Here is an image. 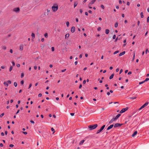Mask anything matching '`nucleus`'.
I'll return each mask as SVG.
<instances>
[{"mask_svg": "<svg viewBox=\"0 0 149 149\" xmlns=\"http://www.w3.org/2000/svg\"><path fill=\"white\" fill-rule=\"evenodd\" d=\"M75 31V28L74 26H72L71 29V31L72 33H74Z\"/></svg>", "mask_w": 149, "mask_h": 149, "instance_id": "9d476101", "label": "nucleus"}, {"mask_svg": "<svg viewBox=\"0 0 149 149\" xmlns=\"http://www.w3.org/2000/svg\"><path fill=\"white\" fill-rule=\"evenodd\" d=\"M42 96V94L41 93H39L38 95V97H41Z\"/></svg>", "mask_w": 149, "mask_h": 149, "instance_id": "79ce46f5", "label": "nucleus"}, {"mask_svg": "<svg viewBox=\"0 0 149 149\" xmlns=\"http://www.w3.org/2000/svg\"><path fill=\"white\" fill-rule=\"evenodd\" d=\"M118 26V24L117 23H116L115 24V27L116 28Z\"/></svg>", "mask_w": 149, "mask_h": 149, "instance_id": "2f4dec72", "label": "nucleus"}, {"mask_svg": "<svg viewBox=\"0 0 149 149\" xmlns=\"http://www.w3.org/2000/svg\"><path fill=\"white\" fill-rule=\"evenodd\" d=\"M136 97H130L129 98L130 99H132L134 100L136 99Z\"/></svg>", "mask_w": 149, "mask_h": 149, "instance_id": "5701e85b", "label": "nucleus"}, {"mask_svg": "<svg viewBox=\"0 0 149 149\" xmlns=\"http://www.w3.org/2000/svg\"><path fill=\"white\" fill-rule=\"evenodd\" d=\"M66 25L67 27H68L69 25V22H66Z\"/></svg>", "mask_w": 149, "mask_h": 149, "instance_id": "bb28decb", "label": "nucleus"}, {"mask_svg": "<svg viewBox=\"0 0 149 149\" xmlns=\"http://www.w3.org/2000/svg\"><path fill=\"white\" fill-rule=\"evenodd\" d=\"M148 104V103L146 102L139 109V110H140L144 108V107L146 106Z\"/></svg>", "mask_w": 149, "mask_h": 149, "instance_id": "423d86ee", "label": "nucleus"}, {"mask_svg": "<svg viewBox=\"0 0 149 149\" xmlns=\"http://www.w3.org/2000/svg\"><path fill=\"white\" fill-rule=\"evenodd\" d=\"M82 87V85L81 84H80L79 86V88H81V87Z\"/></svg>", "mask_w": 149, "mask_h": 149, "instance_id": "052dcab7", "label": "nucleus"}, {"mask_svg": "<svg viewBox=\"0 0 149 149\" xmlns=\"http://www.w3.org/2000/svg\"><path fill=\"white\" fill-rule=\"evenodd\" d=\"M16 65L18 67H20V65L19 64H17Z\"/></svg>", "mask_w": 149, "mask_h": 149, "instance_id": "6e6d98bb", "label": "nucleus"}, {"mask_svg": "<svg viewBox=\"0 0 149 149\" xmlns=\"http://www.w3.org/2000/svg\"><path fill=\"white\" fill-rule=\"evenodd\" d=\"M118 40V38L117 37L116 39H115V42H117V41Z\"/></svg>", "mask_w": 149, "mask_h": 149, "instance_id": "680f3d73", "label": "nucleus"}, {"mask_svg": "<svg viewBox=\"0 0 149 149\" xmlns=\"http://www.w3.org/2000/svg\"><path fill=\"white\" fill-rule=\"evenodd\" d=\"M24 76V74L23 73H22L21 75V78H23Z\"/></svg>", "mask_w": 149, "mask_h": 149, "instance_id": "a878e982", "label": "nucleus"}, {"mask_svg": "<svg viewBox=\"0 0 149 149\" xmlns=\"http://www.w3.org/2000/svg\"><path fill=\"white\" fill-rule=\"evenodd\" d=\"M137 131H135L134 132L132 135V137H134L135 135L137 134Z\"/></svg>", "mask_w": 149, "mask_h": 149, "instance_id": "f8f14e48", "label": "nucleus"}, {"mask_svg": "<svg viewBox=\"0 0 149 149\" xmlns=\"http://www.w3.org/2000/svg\"><path fill=\"white\" fill-rule=\"evenodd\" d=\"M4 115V113H3L1 114L0 115V117H2Z\"/></svg>", "mask_w": 149, "mask_h": 149, "instance_id": "58836bf2", "label": "nucleus"}, {"mask_svg": "<svg viewBox=\"0 0 149 149\" xmlns=\"http://www.w3.org/2000/svg\"><path fill=\"white\" fill-rule=\"evenodd\" d=\"M123 72V70L121 69L119 72V74H120Z\"/></svg>", "mask_w": 149, "mask_h": 149, "instance_id": "09e8293b", "label": "nucleus"}, {"mask_svg": "<svg viewBox=\"0 0 149 149\" xmlns=\"http://www.w3.org/2000/svg\"><path fill=\"white\" fill-rule=\"evenodd\" d=\"M116 120H115L114 118H113L109 122V123L111 124V123L113 121H114Z\"/></svg>", "mask_w": 149, "mask_h": 149, "instance_id": "ddd939ff", "label": "nucleus"}, {"mask_svg": "<svg viewBox=\"0 0 149 149\" xmlns=\"http://www.w3.org/2000/svg\"><path fill=\"white\" fill-rule=\"evenodd\" d=\"M145 82L144 80L143 81H142V82H139V84H141L144 83Z\"/></svg>", "mask_w": 149, "mask_h": 149, "instance_id": "cd10ccee", "label": "nucleus"}, {"mask_svg": "<svg viewBox=\"0 0 149 149\" xmlns=\"http://www.w3.org/2000/svg\"><path fill=\"white\" fill-rule=\"evenodd\" d=\"M1 135L2 136H3L4 135V134L3 132H1Z\"/></svg>", "mask_w": 149, "mask_h": 149, "instance_id": "4d7b16f0", "label": "nucleus"}, {"mask_svg": "<svg viewBox=\"0 0 149 149\" xmlns=\"http://www.w3.org/2000/svg\"><path fill=\"white\" fill-rule=\"evenodd\" d=\"M34 69L35 70H36L37 69V67L36 66H34Z\"/></svg>", "mask_w": 149, "mask_h": 149, "instance_id": "338daca9", "label": "nucleus"}, {"mask_svg": "<svg viewBox=\"0 0 149 149\" xmlns=\"http://www.w3.org/2000/svg\"><path fill=\"white\" fill-rule=\"evenodd\" d=\"M105 127V125H104L101 127L100 128V129L98 130H103L104 129V128Z\"/></svg>", "mask_w": 149, "mask_h": 149, "instance_id": "4468645a", "label": "nucleus"}, {"mask_svg": "<svg viewBox=\"0 0 149 149\" xmlns=\"http://www.w3.org/2000/svg\"><path fill=\"white\" fill-rule=\"evenodd\" d=\"M88 13H90L91 14L92 13V11L91 10H89L88 11Z\"/></svg>", "mask_w": 149, "mask_h": 149, "instance_id": "8fccbe9b", "label": "nucleus"}, {"mask_svg": "<svg viewBox=\"0 0 149 149\" xmlns=\"http://www.w3.org/2000/svg\"><path fill=\"white\" fill-rule=\"evenodd\" d=\"M125 51H124L123 52L120 53L119 54V56H121L123 55L124 54H125Z\"/></svg>", "mask_w": 149, "mask_h": 149, "instance_id": "dca6fc26", "label": "nucleus"}, {"mask_svg": "<svg viewBox=\"0 0 149 149\" xmlns=\"http://www.w3.org/2000/svg\"><path fill=\"white\" fill-rule=\"evenodd\" d=\"M97 126L98 125L97 124L91 125L88 126V128L87 127H85V128H84V129L85 130L89 129L90 130H92L95 129Z\"/></svg>", "mask_w": 149, "mask_h": 149, "instance_id": "f257e3e1", "label": "nucleus"}, {"mask_svg": "<svg viewBox=\"0 0 149 149\" xmlns=\"http://www.w3.org/2000/svg\"><path fill=\"white\" fill-rule=\"evenodd\" d=\"M8 84V83L9 84H11V81L10 80H8L7 81Z\"/></svg>", "mask_w": 149, "mask_h": 149, "instance_id": "4c0bfd02", "label": "nucleus"}, {"mask_svg": "<svg viewBox=\"0 0 149 149\" xmlns=\"http://www.w3.org/2000/svg\"><path fill=\"white\" fill-rule=\"evenodd\" d=\"M134 58H135V54L134 53L133 56V57L132 61H133L134 60Z\"/></svg>", "mask_w": 149, "mask_h": 149, "instance_id": "ea45409f", "label": "nucleus"}, {"mask_svg": "<svg viewBox=\"0 0 149 149\" xmlns=\"http://www.w3.org/2000/svg\"><path fill=\"white\" fill-rule=\"evenodd\" d=\"M120 116L121 114H118L117 115L116 117L114 118L115 120H116Z\"/></svg>", "mask_w": 149, "mask_h": 149, "instance_id": "1a4fd4ad", "label": "nucleus"}, {"mask_svg": "<svg viewBox=\"0 0 149 149\" xmlns=\"http://www.w3.org/2000/svg\"><path fill=\"white\" fill-rule=\"evenodd\" d=\"M66 70V69H64L63 70H62L61 72H65Z\"/></svg>", "mask_w": 149, "mask_h": 149, "instance_id": "603ef678", "label": "nucleus"}, {"mask_svg": "<svg viewBox=\"0 0 149 149\" xmlns=\"http://www.w3.org/2000/svg\"><path fill=\"white\" fill-rule=\"evenodd\" d=\"M65 38L66 39V38H68L69 36V33H67L65 34Z\"/></svg>", "mask_w": 149, "mask_h": 149, "instance_id": "4be33fe9", "label": "nucleus"}, {"mask_svg": "<svg viewBox=\"0 0 149 149\" xmlns=\"http://www.w3.org/2000/svg\"><path fill=\"white\" fill-rule=\"evenodd\" d=\"M101 30V28L100 27H99L97 29V31H100Z\"/></svg>", "mask_w": 149, "mask_h": 149, "instance_id": "72a5a7b5", "label": "nucleus"}, {"mask_svg": "<svg viewBox=\"0 0 149 149\" xmlns=\"http://www.w3.org/2000/svg\"><path fill=\"white\" fill-rule=\"evenodd\" d=\"M118 52H119V51H115V52H114L113 53V54H116L118 53Z\"/></svg>", "mask_w": 149, "mask_h": 149, "instance_id": "7c9ffc66", "label": "nucleus"}, {"mask_svg": "<svg viewBox=\"0 0 149 149\" xmlns=\"http://www.w3.org/2000/svg\"><path fill=\"white\" fill-rule=\"evenodd\" d=\"M149 22V17H148L147 18V22L148 23Z\"/></svg>", "mask_w": 149, "mask_h": 149, "instance_id": "a18cd8bd", "label": "nucleus"}, {"mask_svg": "<svg viewBox=\"0 0 149 149\" xmlns=\"http://www.w3.org/2000/svg\"><path fill=\"white\" fill-rule=\"evenodd\" d=\"M32 86V84H30L29 85L28 89H29L31 86Z\"/></svg>", "mask_w": 149, "mask_h": 149, "instance_id": "de8ad7c7", "label": "nucleus"}, {"mask_svg": "<svg viewBox=\"0 0 149 149\" xmlns=\"http://www.w3.org/2000/svg\"><path fill=\"white\" fill-rule=\"evenodd\" d=\"M1 47H2V49H3L4 50H6L7 49L6 47L5 46H4V45H2L1 46Z\"/></svg>", "mask_w": 149, "mask_h": 149, "instance_id": "f3484780", "label": "nucleus"}, {"mask_svg": "<svg viewBox=\"0 0 149 149\" xmlns=\"http://www.w3.org/2000/svg\"><path fill=\"white\" fill-rule=\"evenodd\" d=\"M13 69V67L12 66H10V67L9 68V71L10 72Z\"/></svg>", "mask_w": 149, "mask_h": 149, "instance_id": "c756f323", "label": "nucleus"}, {"mask_svg": "<svg viewBox=\"0 0 149 149\" xmlns=\"http://www.w3.org/2000/svg\"><path fill=\"white\" fill-rule=\"evenodd\" d=\"M13 11L16 12V13H19L20 11V9L19 8H15L13 9Z\"/></svg>", "mask_w": 149, "mask_h": 149, "instance_id": "39448f33", "label": "nucleus"}, {"mask_svg": "<svg viewBox=\"0 0 149 149\" xmlns=\"http://www.w3.org/2000/svg\"><path fill=\"white\" fill-rule=\"evenodd\" d=\"M116 38V35H114L113 37V39H115Z\"/></svg>", "mask_w": 149, "mask_h": 149, "instance_id": "c9c22d12", "label": "nucleus"}, {"mask_svg": "<svg viewBox=\"0 0 149 149\" xmlns=\"http://www.w3.org/2000/svg\"><path fill=\"white\" fill-rule=\"evenodd\" d=\"M79 20L77 18H76V21L77 22H78Z\"/></svg>", "mask_w": 149, "mask_h": 149, "instance_id": "3c124183", "label": "nucleus"}, {"mask_svg": "<svg viewBox=\"0 0 149 149\" xmlns=\"http://www.w3.org/2000/svg\"><path fill=\"white\" fill-rule=\"evenodd\" d=\"M149 80V78H146L145 79V80H144V81H145H145H148V80Z\"/></svg>", "mask_w": 149, "mask_h": 149, "instance_id": "37998d69", "label": "nucleus"}, {"mask_svg": "<svg viewBox=\"0 0 149 149\" xmlns=\"http://www.w3.org/2000/svg\"><path fill=\"white\" fill-rule=\"evenodd\" d=\"M44 36L46 38H47L48 37V34H47V33H45V34Z\"/></svg>", "mask_w": 149, "mask_h": 149, "instance_id": "b1692460", "label": "nucleus"}, {"mask_svg": "<svg viewBox=\"0 0 149 149\" xmlns=\"http://www.w3.org/2000/svg\"><path fill=\"white\" fill-rule=\"evenodd\" d=\"M10 52L11 53H13V51L12 49H10Z\"/></svg>", "mask_w": 149, "mask_h": 149, "instance_id": "bf43d9fd", "label": "nucleus"}, {"mask_svg": "<svg viewBox=\"0 0 149 149\" xmlns=\"http://www.w3.org/2000/svg\"><path fill=\"white\" fill-rule=\"evenodd\" d=\"M101 7L103 9H104V7L103 5H101Z\"/></svg>", "mask_w": 149, "mask_h": 149, "instance_id": "c03bdc74", "label": "nucleus"}, {"mask_svg": "<svg viewBox=\"0 0 149 149\" xmlns=\"http://www.w3.org/2000/svg\"><path fill=\"white\" fill-rule=\"evenodd\" d=\"M123 125V124H120L119 123H116L113 126H114V128L119 127L121 126H122Z\"/></svg>", "mask_w": 149, "mask_h": 149, "instance_id": "7ed1b4c3", "label": "nucleus"}, {"mask_svg": "<svg viewBox=\"0 0 149 149\" xmlns=\"http://www.w3.org/2000/svg\"><path fill=\"white\" fill-rule=\"evenodd\" d=\"M31 36L33 38H35V34L34 33H32L31 34Z\"/></svg>", "mask_w": 149, "mask_h": 149, "instance_id": "393cba45", "label": "nucleus"}, {"mask_svg": "<svg viewBox=\"0 0 149 149\" xmlns=\"http://www.w3.org/2000/svg\"><path fill=\"white\" fill-rule=\"evenodd\" d=\"M23 49V46L22 45H20L19 46V50L21 51H22Z\"/></svg>", "mask_w": 149, "mask_h": 149, "instance_id": "9b49d317", "label": "nucleus"}, {"mask_svg": "<svg viewBox=\"0 0 149 149\" xmlns=\"http://www.w3.org/2000/svg\"><path fill=\"white\" fill-rule=\"evenodd\" d=\"M119 3L120 4H121L122 3V1L121 0L119 1Z\"/></svg>", "mask_w": 149, "mask_h": 149, "instance_id": "864d4df0", "label": "nucleus"}, {"mask_svg": "<svg viewBox=\"0 0 149 149\" xmlns=\"http://www.w3.org/2000/svg\"><path fill=\"white\" fill-rule=\"evenodd\" d=\"M96 0H93L91 1L89 3V6H91L92 4H93L95 1Z\"/></svg>", "mask_w": 149, "mask_h": 149, "instance_id": "0eeeda50", "label": "nucleus"}, {"mask_svg": "<svg viewBox=\"0 0 149 149\" xmlns=\"http://www.w3.org/2000/svg\"><path fill=\"white\" fill-rule=\"evenodd\" d=\"M85 140H81L79 143V145H82L83 144V143L84 142Z\"/></svg>", "mask_w": 149, "mask_h": 149, "instance_id": "2eb2a0df", "label": "nucleus"}, {"mask_svg": "<svg viewBox=\"0 0 149 149\" xmlns=\"http://www.w3.org/2000/svg\"><path fill=\"white\" fill-rule=\"evenodd\" d=\"M56 6H54V5L53 6H52V9L53 10V11L54 12H55L56 11L58 8V6L57 5H55Z\"/></svg>", "mask_w": 149, "mask_h": 149, "instance_id": "f03ea898", "label": "nucleus"}, {"mask_svg": "<svg viewBox=\"0 0 149 149\" xmlns=\"http://www.w3.org/2000/svg\"><path fill=\"white\" fill-rule=\"evenodd\" d=\"M4 85L6 87H8V83L6 82H5L3 83Z\"/></svg>", "mask_w": 149, "mask_h": 149, "instance_id": "6ab92c4d", "label": "nucleus"}, {"mask_svg": "<svg viewBox=\"0 0 149 149\" xmlns=\"http://www.w3.org/2000/svg\"><path fill=\"white\" fill-rule=\"evenodd\" d=\"M77 64V61H76L75 62H74V64L75 65H76Z\"/></svg>", "mask_w": 149, "mask_h": 149, "instance_id": "69168bd1", "label": "nucleus"}, {"mask_svg": "<svg viewBox=\"0 0 149 149\" xmlns=\"http://www.w3.org/2000/svg\"><path fill=\"white\" fill-rule=\"evenodd\" d=\"M14 86L16 87L17 86V84L16 82H15L14 83Z\"/></svg>", "mask_w": 149, "mask_h": 149, "instance_id": "c85d7f7f", "label": "nucleus"}, {"mask_svg": "<svg viewBox=\"0 0 149 149\" xmlns=\"http://www.w3.org/2000/svg\"><path fill=\"white\" fill-rule=\"evenodd\" d=\"M128 109V107H127L123 109L120 112V113H123L125 112Z\"/></svg>", "mask_w": 149, "mask_h": 149, "instance_id": "20e7f679", "label": "nucleus"}, {"mask_svg": "<svg viewBox=\"0 0 149 149\" xmlns=\"http://www.w3.org/2000/svg\"><path fill=\"white\" fill-rule=\"evenodd\" d=\"M109 31L108 29H106L105 30V33L106 34H108L109 33Z\"/></svg>", "mask_w": 149, "mask_h": 149, "instance_id": "a211bd4d", "label": "nucleus"}, {"mask_svg": "<svg viewBox=\"0 0 149 149\" xmlns=\"http://www.w3.org/2000/svg\"><path fill=\"white\" fill-rule=\"evenodd\" d=\"M114 125H110L109 126L107 129V130H108L111 128H112L113 126Z\"/></svg>", "mask_w": 149, "mask_h": 149, "instance_id": "6e6552de", "label": "nucleus"}, {"mask_svg": "<svg viewBox=\"0 0 149 149\" xmlns=\"http://www.w3.org/2000/svg\"><path fill=\"white\" fill-rule=\"evenodd\" d=\"M52 50V52H54V47H52L51 48Z\"/></svg>", "mask_w": 149, "mask_h": 149, "instance_id": "473e14b6", "label": "nucleus"}, {"mask_svg": "<svg viewBox=\"0 0 149 149\" xmlns=\"http://www.w3.org/2000/svg\"><path fill=\"white\" fill-rule=\"evenodd\" d=\"M77 5V3H74V7L75 8Z\"/></svg>", "mask_w": 149, "mask_h": 149, "instance_id": "e433bc0d", "label": "nucleus"}, {"mask_svg": "<svg viewBox=\"0 0 149 149\" xmlns=\"http://www.w3.org/2000/svg\"><path fill=\"white\" fill-rule=\"evenodd\" d=\"M148 51V49H147L146 50V52H145V53H146V54H147V53Z\"/></svg>", "mask_w": 149, "mask_h": 149, "instance_id": "e2e57ef3", "label": "nucleus"}, {"mask_svg": "<svg viewBox=\"0 0 149 149\" xmlns=\"http://www.w3.org/2000/svg\"><path fill=\"white\" fill-rule=\"evenodd\" d=\"M85 14L86 16H88V14L87 12H86L85 13Z\"/></svg>", "mask_w": 149, "mask_h": 149, "instance_id": "774afa93", "label": "nucleus"}, {"mask_svg": "<svg viewBox=\"0 0 149 149\" xmlns=\"http://www.w3.org/2000/svg\"><path fill=\"white\" fill-rule=\"evenodd\" d=\"M13 146H14V145L13 144H10L9 145V146L10 147H13Z\"/></svg>", "mask_w": 149, "mask_h": 149, "instance_id": "13d9d810", "label": "nucleus"}, {"mask_svg": "<svg viewBox=\"0 0 149 149\" xmlns=\"http://www.w3.org/2000/svg\"><path fill=\"white\" fill-rule=\"evenodd\" d=\"M70 114L71 116H72L74 115V113H71Z\"/></svg>", "mask_w": 149, "mask_h": 149, "instance_id": "5fc2aeb1", "label": "nucleus"}, {"mask_svg": "<svg viewBox=\"0 0 149 149\" xmlns=\"http://www.w3.org/2000/svg\"><path fill=\"white\" fill-rule=\"evenodd\" d=\"M12 65H13V66H14L15 65V62L14 61H12Z\"/></svg>", "mask_w": 149, "mask_h": 149, "instance_id": "49530a36", "label": "nucleus"}, {"mask_svg": "<svg viewBox=\"0 0 149 149\" xmlns=\"http://www.w3.org/2000/svg\"><path fill=\"white\" fill-rule=\"evenodd\" d=\"M1 68L2 69H4L5 68V67L4 66H1Z\"/></svg>", "mask_w": 149, "mask_h": 149, "instance_id": "0e129e2a", "label": "nucleus"}, {"mask_svg": "<svg viewBox=\"0 0 149 149\" xmlns=\"http://www.w3.org/2000/svg\"><path fill=\"white\" fill-rule=\"evenodd\" d=\"M22 133L25 134H27V132H22Z\"/></svg>", "mask_w": 149, "mask_h": 149, "instance_id": "a19ab883", "label": "nucleus"}, {"mask_svg": "<svg viewBox=\"0 0 149 149\" xmlns=\"http://www.w3.org/2000/svg\"><path fill=\"white\" fill-rule=\"evenodd\" d=\"M113 76H114V74H113L110 76V77H109V79H112L113 78Z\"/></svg>", "mask_w": 149, "mask_h": 149, "instance_id": "412c9836", "label": "nucleus"}, {"mask_svg": "<svg viewBox=\"0 0 149 149\" xmlns=\"http://www.w3.org/2000/svg\"><path fill=\"white\" fill-rule=\"evenodd\" d=\"M21 84L22 85H23L24 83V81L23 80H22L20 82Z\"/></svg>", "mask_w": 149, "mask_h": 149, "instance_id": "f704fd0d", "label": "nucleus"}, {"mask_svg": "<svg viewBox=\"0 0 149 149\" xmlns=\"http://www.w3.org/2000/svg\"><path fill=\"white\" fill-rule=\"evenodd\" d=\"M141 17L142 18L144 17L143 14V12H141L140 14Z\"/></svg>", "mask_w": 149, "mask_h": 149, "instance_id": "aec40b11", "label": "nucleus"}]
</instances>
